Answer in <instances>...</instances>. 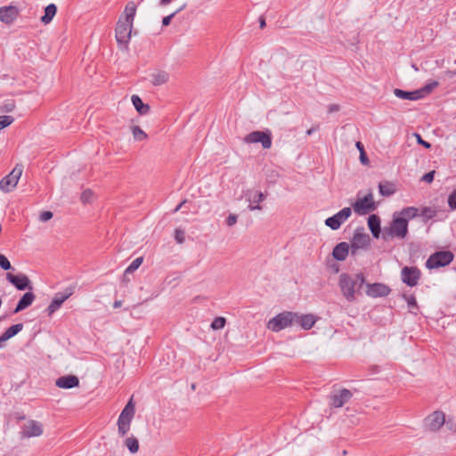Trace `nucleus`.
<instances>
[{
  "instance_id": "obj_1",
  "label": "nucleus",
  "mask_w": 456,
  "mask_h": 456,
  "mask_svg": "<svg viewBox=\"0 0 456 456\" xmlns=\"http://www.w3.org/2000/svg\"><path fill=\"white\" fill-rule=\"evenodd\" d=\"M365 282V277L362 273L350 275L343 273L338 278V286L343 297L348 302L356 300V293L362 289Z\"/></svg>"
},
{
  "instance_id": "obj_2",
  "label": "nucleus",
  "mask_w": 456,
  "mask_h": 456,
  "mask_svg": "<svg viewBox=\"0 0 456 456\" xmlns=\"http://www.w3.org/2000/svg\"><path fill=\"white\" fill-rule=\"evenodd\" d=\"M408 232V221L400 216L395 217L388 227L382 232V238L388 240L393 238L404 239Z\"/></svg>"
},
{
  "instance_id": "obj_3",
  "label": "nucleus",
  "mask_w": 456,
  "mask_h": 456,
  "mask_svg": "<svg viewBox=\"0 0 456 456\" xmlns=\"http://www.w3.org/2000/svg\"><path fill=\"white\" fill-rule=\"evenodd\" d=\"M295 317H297V313L294 312L284 311L280 313L268 321L267 329L273 332H279L295 325Z\"/></svg>"
},
{
  "instance_id": "obj_4",
  "label": "nucleus",
  "mask_w": 456,
  "mask_h": 456,
  "mask_svg": "<svg viewBox=\"0 0 456 456\" xmlns=\"http://www.w3.org/2000/svg\"><path fill=\"white\" fill-rule=\"evenodd\" d=\"M134 415V405L132 399L126 403L122 410L118 419V435L122 437L126 436L130 430V425Z\"/></svg>"
},
{
  "instance_id": "obj_5",
  "label": "nucleus",
  "mask_w": 456,
  "mask_h": 456,
  "mask_svg": "<svg viewBox=\"0 0 456 456\" xmlns=\"http://www.w3.org/2000/svg\"><path fill=\"white\" fill-rule=\"evenodd\" d=\"M133 23L123 20V17H119L116 26V40L121 49H127L128 43L131 38Z\"/></svg>"
},
{
  "instance_id": "obj_6",
  "label": "nucleus",
  "mask_w": 456,
  "mask_h": 456,
  "mask_svg": "<svg viewBox=\"0 0 456 456\" xmlns=\"http://www.w3.org/2000/svg\"><path fill=\"white\" fill-rule=\"evenodd\" d=\"M22 172V165L17 164L14 168L0 181V190L7 193L16 188Z\"/></svg>"
},
{
  "instance_id": "obj_7",
  "label": "nucleus",
  "mask_w": 456,
  "mask_h": 456,
  "mask_svg": "<svg viewBox=\"0 0 456 456\" xmlns=\"http://www.w3.org/2000/svg\"><path fill=\"white\" fill-rule=\"evenodd\" d=\"M445 423V414L442 411H435L428 415L423 421V428L428 432L436 433Z\"/></svg>"
},
{
  "instance_id": "obj_8",
  "label": "nucleus",
  "mask_w": 456,
  "mask_h": 456,
  "mask_svg": "<svg viewBox=\"0 0 456 456\" xmlns=\"http://www.w3.org/2000/svg\"><path fill=\"white\" fill-rule=\"evenodd\" d=\"M453 260V254L451 251H438L432 254L426 262L428 269H435L448 265Z\"/></svg>"
},
{
  "instance_id": "obj_9",
  "label": "nucleus",
  "mask_w": 456,
  "mask_h": 456,
  "mask_svg": "<svg viewBox=\"0 0 456 456\" xmlns=\"http://www.w3.org/2000/svg\"><path fill=\"white\" fill-rule=\"evenodd\" d=\"M354 211L358 215H366L376 209V203L374 201L373 194L370 191L362 198H358L352 205Z\"/></svg>"
},
{
  "instance_id": "obj_10",
  "label": "nucleus",
  "mask_w": 456,
  "mask_h": 456,
  "mask_svg": "<svg viewBox=\"0 0 456 456\" xmlns=\"http://www.w3.org/2000/svg\"><path fill=\"white\" fill-rule=\"evenodd\" d=\"M246 143L260 142L264 149H269L272 146V135L269 131H254L244 137Z\"/></svg>"
},
{
  "instance_id": "obj_11",
  "label": "nucleus",
  "mask_w": 456,
  "mask_h": 456,
  "mask_svg": "<svg viewBox=\"0 0 456 456\" xmlns=\"http://www.w3.org/2000/svg\"><path fill=\"white\" fill-rule=\"evenodd\" d=\"M351 214L352 210L350 208H344L334 216L328 217L325 220V224L332 230H338L350 217Z\"/></svg>"
},
{
  "instance_id": "obj_12",
  "label": "nucleus",
  "mask_w": 456,
  "mask_h": 456,
  "mask_svg": "<svg viewBox=\"0 0 456 456\" xmlns=\"http://www.w3.org/2000/svg\"><path fill=\"white\" fill-rule=\"evenodd\" d=\"M6 280L13 285L18 290L29 289L32 290L33 287L29 278L24 273L14 275L11 273H6Z\"/></svg>"
},
{
  "instance_id": "obj_13",
  "label": "nucleus",
  "mask_w": 456,
  "mask_h": 456,
  "mask_svg": "<svg viewBox=\"0 0 456 456\" xmlns=\"http://www.w3.org/2000/svg\"><path fill=\"white\" fill-rule=\"evenodd\" d=\"M43 425L41 422L29 419L21 427L20 435L24 438L40 436L43 434Z\"/></svg>"
},
{
  "instance_id": "obj_14",
  "label": "nucleus",
  "mask_w": 456,
  "mask_h": 456,
  "mask_svg": "<svg viewBox=\"0 0 456 456\" xmlns=\"http://www.w3.org/2000/svg\"><path fill=\"white\" fill-rule=\"evenodd\" d=\"M245 198L248 201V208L249 210H262L263 208L260 203L265 200L266 194L261 191H253L251 190H248L245 192Z\"/></svg>"
},
{
  "instance_id": "obj_15",
  "label": "nucleus",
  "mask_w": 456,
  "mask_h": 456,
  "mask_svg": "<svg viewBox=\"0 0 456 456\" xmlns=\"http://www.w3.org/2000/svg\"><path fill=\"white\" fill-rule=\"evenodd\" d=\"M402 281L410 287L418 284L420 278V271L417 267L405 266L401 272Z\"/></svg>"
},
{
  "instance_id": "obj_16",
  "label": "nucleus",
  "mask_w": 456,
  "mask_h": 456,
  "mask_svg": "<svg viewBox=\"0 0 456 456\" xmlns=\"http://www.w3.org/2000/svg\"><path fill=\"white\" fill-rule=\"evenodd\" d=\"M352 395L353 394L350 390L343 388L338 393H333L330 395V404L332 407L340 408L351 399Z\"/></svg>"
},
{
  "instance_id": "obj_17",
  "label": "nucleus",
  "mask_w": 456,
  "mask_h": 456,
  "mask_svg": "<svg viewBox=\"0 0 456 456\" xmlns=\"http://www.w3.org/2000/svg\"><path fill=\"white\" fill-rule=\"evenodd\" d=\"M72 294V289H67L64 294H56L46 308L47 314L51 316L53 313H55L63 304V302L66 301Z\"/></svg>"
},
{
  "instance_id": "obj_18",
  "label": "nucleus",
  "mask_w": 456,
  "mask_h": 456,
  "mask_svg": "<svg viewBox=\"0 0 456 456\" xmlns=\"http://www.w3.org/2000/svg\"><path fill=\"white\" fill-rule=\"evenodd\" d=\"M390 293L388 286L383 283H368L366 294L370 297H386Z\"/></svg>"
},
{
  "instance_id": "obj_19",
  "label": "nucleus",
  "mask_w": 456,
  "mask_h": 456,
  "mask_svg": "<svg viewBox=\"0 0 456 456\" xmlns=\"http://www.w3.org/2000/svg\"><path fill=\"white\" fill-rule=\"evenodd\" d=\"M370 241V238L367 234L363 233H354L352 241H351V254L353 256L357 254V250L360 248H363L368 246Z\"/></svg>"
},
{
  "instance_id": "obj_20",
  "label": "nucleus",
  "mask_w": 456,
  "mask_h": 456,
  "mask_svg": "<svg viewBox=\"0 0 456 456\" xmlns=\"http://www.w3.org/2000/svg\"><path fill=\"white\" fill-rule=\"evenodd\" d=\"M295 319V325H298L305 330H310L317 321V318L312 314H300L297 313Z\"/></svg>"
},
{
  "instance_id": "obj_21",
  "label": "nucleus",
  "mask_w": 456,
  "mask_h": 456,
  "mask_svg": "<svg viewBox=\"0 0 456 456\" xmlns=\"http://www.w3.org/2000/svg\"><path fill=\"white\" fill-rule=\"evenodd\" d=\"M19 10L17 7L9 5L0 8V20L11 24L18 17Z\"/></svg>"
},
{
  "instance_id": "obj_22",
  "label": "nucleus",
  "mask_w": 456,
  "mask_h": 456,
  "mask_svg": "<svg viewBox=\"0 0 456 456\" xmlns=\"http://www.w3.org/2000/svg\"><path fill=\"white\" fill-rule=\"evenodd\" d=\"M36 299V295L31 291H28L22 295L20 299L18 301L16 307L13 310L14 314H18L28 306H30Z\"/></svg>"
},
{
  "instance_id": "obj_23",
  "label": "nucleus",
  "mask_w": 456,
  "mask_h": 456,
  "mask_svg": "<svg viewBox=\"0 0 456 456\" xmlns=\"http://www.w3.org/2000/svg\"><path fill=\"white\" fill-rule=\"evenodd\" d=\"M55 385L60 388L69 389L79 386V379L75 375H67L56 379Z\"/></svg>"
},
{
  "instance_id": "obj_24",
  "label": "nucleus",
  "mask_w": 456,
  "mask_h": 456,
  "mask_svg": "<svg viewBox=\"0 0 456 456\" xmlns=\"http://www.w3.org/2000/svg\"><path fill=\"white\" fill-rule=\"evenodd\" d=\"M349 251L351 252V248L346 242H340L333 248L332 256L338 261H344Z\"/></svg>"
},
{
  "instance_id": "obj_25",
  "label": "nucleus",
  "mask_w": 456,
  "mask_h": 456,
  "mask_svg": "<svg viewBox=\"0 0 456 456\" xmlns=\"http://www.w3.org/2000/svg\"><path fill=\"white\" fill-rule=\"evenodd\" d=\"M394 94L397 98L403 99V100L417 101V100L422 99L421 93L419 90L407 92V91H403L399 88H395L394 90Z\"/></svg>"
},
{
  "instance_id": "obj_26",
  "label": "nucleus",
  "mask_w": 456,
  "mask_h": 456,
  "mask_svg": "<svg viewBox=\"0 0 456 456\" xmlns=\"http://www.w3.org/2000/svg\"><path fill=\"white\" fill-rule=\"evenodd\" d=\"M368 225L375 238H379L381 232L380 218L377 215H371L368 218Z\"/></svg>"
},
{
  "instance_id": "obj_27",
  "label": "nucleus",
  "mask_w": 456,
  "mask_h": 456,
  "mask_svg": "<svg viewBox=\"0 0 456 456\" xmlns=\"http://www.w3.org/2000/svg\"><path fill=\"white\" fill-rule=\"evenodd\" d=\"M136 13V5L134 2L130 1L127 3V4L125 7L123 15L120 17H123V20L126 22H130L134 24V19Z\"/></svg>"
},
{
  "instance_id": "obj_28",
  "label": "nucleus",
  "mask_w": 456,
  "mask_h": 456,
  "mask_svg": "<svg viewBox=\"0 0 456 456\" xmlns=\"http://www.w3.org/2000/svg\"><path fill=\"white\" fill-rule=\"evenodd\" d=\"M168 79L169 74L164 70H159L151 75V83L155 86L164 85Z\"/></svg>"
},
{
  "instance_id": "obj_29",
  "label": "nucleus",
  "mask_w": 456,
  "mask_h": 456,
  "mask_svg": "<svg viewBox=\"0 0 456 456\" xmlns=\"http://www.w3.org/2000/svg\"><path fill=\"white\" fill-rule=\"evenodd\" d=\"M131 101L133 105L134 106L135 110L141 114L145 115L150 110V106L148 104H144L142 101V99L136 95L134 94L131 97Z\"/></svg>"
},
{
  "instance_id": "obj_30",
  "label": "nucleus",
  "mask_w": 456,
  "mask_h": 456,
  "mask_svg": "<svg viewBox=\"0 0 456 456\" xmlns=\"http://www.w3.org/2000/svg\"><path fill=\"white\" fill-rule=\"evenodd\" d=\"M57 12V7L54 4H48L45 9V14L41 17V21L44 24H49Z\"/></svg>"
},
{
  "instance_id": "obj_31",
  "label": "nucleus",
  "mask_w": 456,
  "mask_h": 456,
  "mask_svg": "<svg viewBox=\"0 0 456 456\" xmlns=\"http://www.w3.org/2000/svg\"><path fill=\"white\" fill-rule=\"evenodd\" d=\"M379 191L382 196L389 197L395 192V186L394 183L389 182L379 183Z\"/></svg>"
},
{
  "instance_id": "obj_32",
  "label": "nucleus",
  "mask_w": 456,
  "mask_h": 456,
  "mask_svg": "<svg viewBox=\"0 0 456 456\" xmlns=\"http://www.w3.org/2000/svg\"><path fill=\"white\" fill-rule=\"evenodd\" d=\"M23 330L22 323H17L9 327L2 335L8 340Z\"/></svg>"
},
{
  "instance_id": "obj_33",
  "label": "nucleus",
  "mask_w": 456,
  "mask_h": 456,
  "mask_svg": "<svg viewBox=\"0 0 456 456\" xmlns=\"http://www.w3.org/2000/svg\"><path fill=\"white\" fill-rule=\"evenodd\" d=\"M418 213H419V209L417 208H414V207H407V208H404L400 215H401V218H405L407 221L408 219H411V218H414L415 216H418Z\"/></svg>"
},
{
  "instance_id": "obj_34",
  "label": "nucleus",
  "mask_w": 456,
  "mask_h": 456,
  "mask_svg": "<svg viewBox=\"0 0 456 456\" xmlns=\"http://www.w3.org/2000/svg\"><path fill=\"white\" fill-rule=\"evenodd\" d=\"M125 445L131 453H136L139 450V442L134 436L127 437L125 440Z\"/></svg>"
},
{
  "instance_id": "obj_35",
  "label": "nucleus",
  "mask_w": 456,
  "mask_h": 456,
  "mask_svg": "<svg viewBox=\"0 0 456 456\" xmlns=\"http://www.w3.org/2000/svg\"><path fill=\"white\" fill-rule=\"evenodd\" d=\"M439 83L436 80L428 82L422 88L419 89L421 93V98L429 94L435 88L438 86Z\"/></svg>"
},
{
  "instance_id": "obj_36",
  "label": "nucleus",
  "mask_w": 456,
  "mask_h": 456,
  "mask_svg": "<svg viewBox=\"0 0 456 456\" xmlns=\"http://www.w3.org/2000/svg\"><path fill=\"white\" fill-rule=\"evenodd\" d=\"M132 134L136 141H143L146 140L148 137L147 134L143 130H142L138 126H132Z\"/></svg>"
},
{
  "instance_id": "obj_37",
  "label": "nucleus",
  "mask_w": 456,
  "mask_h": 456,
  "mask_svg": "<svg viewBox=\"0 0 456 456\" xmlns=\"http://www.w3.org/2000/svg\"><path fill=\"white\" fill-rule=\"evenodd\" d=\"M226 320L224 317H216L211 322V328L215 330H221L225 326Z\"/></svg>"
},
{
  "instance_id": "obj_38",
  "label": "nucleus",
  "mask_w": 456,
  "mask_h": 456,
  "mask_svg": "<svg viewBox=\"0 0 456 456\" xmlns=\"http://www.w3.org/2000/svg\"><path fill=\"white\" fill-rule=\"evenodd\" d=\"M143 259L142 257H137L135 258L129 266L126 269V273H134L135 270L139 268V266L142 265Z\"/></svg>"
},
{
  "instance_id": "obj_39",
  "label": "nucleus",
  "mask_w": 456,
  "mask_h": 456,
  "mask_svg": "<svg viewBox=\"0 0 456 456\" xmlns=\"http://www.w3.org/2000/svg\"><path fill=\"white\" fill-rule=\"evenodd\" d=\"M14 118L12 116H0V130L9 126Z\"/></svg>"
},
{
  "instance_id": "obj_40",
  "label": "nucleus",
  "mask_w": 456,
  "mask_h": 456,
  "mask_svg": "<svg viewBox=\"0 0 456 456\" xmlns=\"http://www.w3.org/2000/svg\"><path fill=\"white\" fill-rule=\"evenodd\" d=\"M420 214L422 216H424L428 219H431L436 216V211L435 209H433L432 208L425 207L421 209Z\"/></svg>"
},
{
  "instance_id": "obj_41",
  "label": "nucleus",
  "mask_w": 456,
  "mask_h": 456,
  "mask_svg": "<svg viewBox=\"0 0 456 456\" xmlns=\"http://www.w3.org/2000/svg\"><path fill=\"white\" fill-rule=\"evenodd\" d=\"M185 6H186V4H184L183 5H182L179 9H177L175 12H174L170 15L164 17L162 20L163 26H168L171 22V20L175 17V15L176 13H178L179 12H181L182 10H183L185 8Z\"/></svg>"
},
{
  "instance_id": "obj_42",
  "label": "nucleus",
  "mask_w": 456,
  "mask_h": 456,
  "mask_svg": "<svg viewBox=\"0 0 456 456\" xmlns=\"http://www.w3.org/2000/svg\"><path fill=\"white\" fill-rule=\"evenodd\" d=\"M0 267L4 270V271H8L10 269H12V265H11V263L10 261L8 260V258L3 255V254H0Z\"/></svg>"
},
{
  "instance_id": "obj_43",
  "label": "nucleus",
  "mask_w": 456,
  "mask_h": 456,
  "mask_svg": "<svg viewBox=\"0 0 456 456\" xmlns=\"http://www.w3.org/2000/svg\"><path fill=\"white\" fill-rule=\"evenodd\" d=\"M15 108V103L13 101H8L4 102L1 107L0 110L2 112H12Z\"/></svg>"
},
{
  "instance_id": "obj_44",
  "label": "nucleus",
  "mask_w": 456,
  "mask_h": 456,
  "mask_svg": "<svg viewBox=\"0 0 456 456\" xmlns=\"http://www.w3.org/2000/svg\"><path fill=\"white\" fill-rule=\"evenodd\" d=\"M93 198V192L91 190H86L82 192L80 200L83 203L86 204L91 202Z\"/></svg>"
},
{
  "instance_id": "obj_45",
  "label": "nucleus",
  "mask_w": 456,
  "mask_h": 456,
  "mask_svg": "<svg viewBox=\"0 0 456 456\" xmlns=\"http://www.w3.org/2000/svg\"><path fill=\"white\" fill-rule=\"evenodd\" d=\"M448 205L452 209H456V190L449 195Z\"/></svg>"
},
{
  "instance_id": "obj_46",
  "label": "nucleus",
  "mask_w": 456,
  "mask_h": 456,
  "mask_svg": "<svg viewBox=\"0 0 456 456\" xmlns=\"http://www.w3.org/2000/svg\"><path fill=\"white\" fill-rule=\"evenodd\" d=\"M175 239L177 243H179V244L183 243V241L185 240L183 231H182L180 229H176L175 231Z\"/></svg>"
},
{
  "instance_id": "obj_47",
  "label": "nucleus",
  "mask_w": 456,
  "mask_h": 456,
  "mask_svg": "<svg viewBox=\"0 0 456 456\" xmlns=\"http://www.w3.org/2000/svg\"><path fill=\"white\" fill-rule=\"evenodd\" d=\"M445 427L447 429L452 431V433L456 434V422L452 419H445Z\"/></svg>"
},
{
  "instance_id": "obj_48",
  "label": "nucleus",
  "mask_w": 456,
  "mask_h": 456,
  "mask_svg": "<svg viewBox=\"0 0 456 456\" xmlns=\"http://www.w3.org/2000/svg\"><path fill=\"white\" fill-rule=\"evenodd\" d=\"M403 297H404L405 300L407 301L409 307H416V308L418 307L417 300L413 295L403 296Z\"/></svg>"
},
{
  "instance_id": "obj_49",
  "label": "nucleus",
  "mask_w": 456,
  "mask_h": 456,
  "mask_svg": "<svg viewBox=\"0 0 456 456\" xmlns=\"http://www.w3.org/2000/svg\"><path fill=\"white\" fill-rule=\"evenodd\" d=\"M435 173H436L435 170H432V171L425 174L422 176L421 181L428 183H432L434 180Z\"/></svg>"
},
{
  "instance_id": "obj_50",
  "label": "nucleus",
  "mask_w": 456,
  "mask_h": 456,
  "mask_svg": "<svg viewBox=\"0 0 456 456\" xmlns=\"http://www.w3.org/2000/svg\"><path fill=\"white\" fill-rule=\"evenodd\" d=\"M53 216V212H51V211H44V212H42L40 214L39 220L41 222H46V221L52 219Z\"/></svg>"
},
{
  "instance_id": "obj_51",
  "label": "nucleus",
  "mask_w": 456,
  "mask_h": 456,
  "mask_svg": "<svg viewBox=\"0 0 456 456\" xmlns=\"http://www.w3.org/2000/svg\"><path fill=\"white\" fill-rule=\"evenodd\" d=\"M238 216L234 214H230L226 219V224L229 226H232L237 223Z\"/></svg>"
},
{
  "instance_id": "obj_52",
  "label": "nucleus",
  "mask_w": 456,
  "mask_h": 456,
  "mask_svg": "<svg viewBox=\"0 0 456 456\" xmlns=\"http://www.w3.org/2000/svg\"><path fill=\"white\" fill-rule=\"evenodd\" d=\"M415 136L417 137L418 143L423 145L426 149H429L431 147V144L424 141L419 134H415Z\"/></svg>"
},
{
  "instance_id": "obj_53",
  "label": "nucleus",
  "mask_w": 456,
  "mask_h": 456,
  "mask_svg": "<svg viewBox=\"0 0 456 456\" xmlns=\"http://www.w3.org/2000/svg\"><path fill=\"white\" fill-rule=\"evenodd\" d=\"M360 161L362 164H367L369 162V159H368L365 151H362L360 153Z\"/></svg>"
},
{
  "instance_id": "obj_54",
  "label": "nucleus",
  "mask_w": 456,
  "mask_h": 456,
  "mask_svg": "<svg viewBox=\"0 0 456 456\" xmlns=\"http://www.w3.org/2000/svg\"><path fill=\"white\" fill-rule=\"evenodd\" d=\"M339 110V106L337 105V104H330L329 106V112L330 113H332V112H335V111H338Z\"/></svg>"
},
{
  "instance_id": "obj_55",
  "label": "nucleus",
  "mask_w": 456,
  "mask_h": 456,
  "mask_svg": "<svg viewBox=\"0 0 456 456\" xmlns=\"http://www.w3.org/2000/svg\"><path fill=\"white\" fill-rule=\"evenodd\" d=\"M356 147L359 150L360 153L362 152V151H364V147H363V145H362V143L361 142H356Z\"/></svg>"
},
{
  "instance_id": "obj_56",
  "label": "nucleus",
  "mask_w": 456,
  "mask_h": 456,
  "mask_svg": "<svg viewBox=\"0 0 456 456\" xmlns=\"http://www.w3.org/2000/svg\"><path fill=\"white\" fill-rule=\"evenodd\" d=\"M5 341H7V339L3 335H1L0 336V348H2L4 346V344Z\"/></svg>"
},
{
  "instance_id": "obj_57",
  "label": "nucleus",
  "mask_w": 456,
  "mask_h": 456,
  "mask_svg": "<svg viewBox=\"0 0 456 456\" xmlns=\"http://www.w3.org/2000/svg\"><path fill=\"white\" fill-rule=\"evenodd\" d=\"M121 305H122V302H121V301L117 300V301H115V302H114V304H113V307H114V308H118V307H120V306H121Z\"/></svg>"
},
{
  "instance_id": "obj_58",
  "label": "nucleus",
  "mask_w": 456,
  "mask_h": 456,
  "mask_svg": "<svg viewBox=\"0 0 456 456\" xmlns=\"http://www.w3.org/2000/svg\"><path fill=\"white\" fill-rule=\"evenodd\" d=\"M265 27V20L264 18H260V28H264Z\"/></svg>"
},
{
  "instance_id": "obj_59",
  "label": "nucleus",
  "mask_w": 456,
  "mask_h": 456,
  "mask_svg": "<svg viewBox=\"0 0 456 456\" xmlns=\"http://www.w3.org/2000/svg\"><path fill=\"white\" fill-rule=\"evenodd\" d=\"M186 202V200H183L182 201L175 209V212H177L178 210H180V208H182V206Z\"/></svg>"
},
{
  "instance_id": "obj_60",
  "label": "nucleus",
  "mask_w": 456,
  "mask_h": 456,
  "mask_svg": "<svg viewBox=\"0 0 456 456\" xmlns=\"http://www.w3.org/2000/svg\"><path fill=\"white\" fill-rule=\"evenodd\" d=\"M172 0H160V4L161 5H167L169 3H171Z\"/></svg>"
},
{
  "instance_id": "obj_61",
  "label": "nucleus",
  "mask_w": 456,
  "mask_h": 456,
  "mask_svg": "<svg viewBox=\"0 0 456 456\" xmlns=\"http://www.w3.org/2000/svg\"><path fill=\"white\" fill-rule=\"evenodd\" d=\"M314 132V128H310V129L307 130L306 134L308 135H311Z\"/></svg>"
},
{
  "instance_id": "obj_62",
  "label": "nucleus",
  "mask_w": 456,
  "mask_h": 456,
  "mask_svg": "<svg viewBox=\"0 0 456 456\" xmlns=\"http://www.w3.org/2000/svg\"><path fill=\"white\" fill-rule=\"evenodd\" d=\"M412 68H413V69H414V70H416V71H418V70H419L418 67H417L415 64H413V65H412Z\"/></svg>"
}]
</instances>
